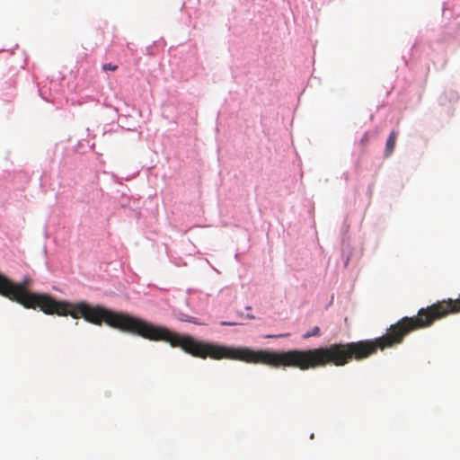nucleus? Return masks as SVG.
Wrapping results in <instances>:
<instances>
[{"label":"nucleus","instance_id":"nucleus-1","mask_svg":"<svg viewBox=\"0 0 460 460\" xmlns=\"http://www.w3.org/2000/svg\"><path fill=\"white\" fill-rule=\"evenodd\" d=\"M54 314L62 316L71 315L75 319L83 317L85 321L96 325H101L104 322L112 328L146 340L169 342L172 347L181 348L185 353L202 359L209 358L215 360H240L272 367V350H255L247 347L235 348L199 341L189 334L181 335L130 314L111 311L99 305L91 306L85 302L73 304L58 301Z\"/></svg>","mask_w":460,"mask_h":460},{"label":"nucleus","instance_id":"nucleus-2","mask_svg":"<svg viewBox=\"0 0 460 460\" xmlns=\"http://www.w3.org/2000/svg\"><path fill=\"white\" fill-rule=\"evenodd\" d=\"M459 313L460 295L456 299L448 298L420 308L416 316L402 317L379 338L344 343V366L352 360H363L376 353L378 349L394 347L402 343L411 332L429 327L437 320Z\"/></svg>","mask_w":460,"mask_h":460},{"label":"nucleus","instance_id":"nucleus-3","mask_svg":"<svg viewBox=\"0 0 460 460\" xmlns=\"http://www.w3.org/2000/svg\"><path fill=\"white\" fill-rule=\"evenodd\" d=\"M31 283L30 278H25L20 283H13L0 273V295L25 308L36 309L39 307L46 314H54V309L58 301L48 294L30 292L28 288Z\"/></svg>","mask_w":460,"mask_h":460},{"label":"nucleus","instance_id":"nucleus-4","mask_svg":"<svg viewBox=\"0 0 460 460\" xmlns=\"http://www.w3.org/2000/svg\"><path fill=\"white\" fill-rule=\"evenodd\" d=\"M396 137H397V134L394 130H393L387 140H386V144H385V155L386 156H389L393 152H394V146H395V142H396Z\"/></svg>","mask_w":460,"mask_h":460},{"label":"nucleus","instance_id":"nucleus-5","mask_svg":"<svg viewBox=\"0 0 460 460\" xmlns=\"http://www.w3.org/2000/svg\"><path fill=\"white\" fill-rule=\"evenodd\" d=\"M320 328L318 326H314L312 330L308 331L306 333L303 335L304 339H308L313 336H319L320 335Z\"/></svg>","mask_w":460,"mask_h":460},{"label":"nucleus","instance_id":"nucleus-6","mask_svg":"<svg viewBox=\"0 0 460 460\" xmlns=\"http://www.w3.org/2000/svg\"><path fill=\"white\" fill-rule=\"evenodd\" d=\"M370 140V135L368 132H366L363 137H361L359 144L362 147H365Z\"/></svg>","mask_w":460,"mask_h":460},{"label":"nucleus","instance_id":"nucleus-7","mask_svg":"<svg viewBox=\"0 0 460 460\" xmlns=\"http://www.w3.org/2000/svg\"><path fill=\"white\" fill-rule=\"evenodd\" d=\"M118 69V66L117 65H113L111 63H107V64H103L102 65V70L103 71H116Z\"/></svg>","mask_w":460,"mask_h":460},{"label":"nucleus","instance_id":"nucleus-8","mask_svg":"<svg viewBox=\"0 0 460 460\" xmlns=\"http://www.w3.org/2000/svg\"><path fill=\"white\" fill-rule=\"evenodd\" d=\"M289 334L268 335L267 338H282L288 337Z\"/></svg>","mask_w":460,"mask_h":460},{"label":"nucleus","instance_id":"nucleus-9","mask_svg":"<svg viewBox=\"0 0 460 460\" xmlns=\"http://www.w3.org/2000/svg\"><path fill=\"white\" fill-rule=\"evenodd\" d=\"M222 325H232V323H226V322H223V323H222Z\"/></svg>","mask_w":460,"mask_h":460}]
</instances>
